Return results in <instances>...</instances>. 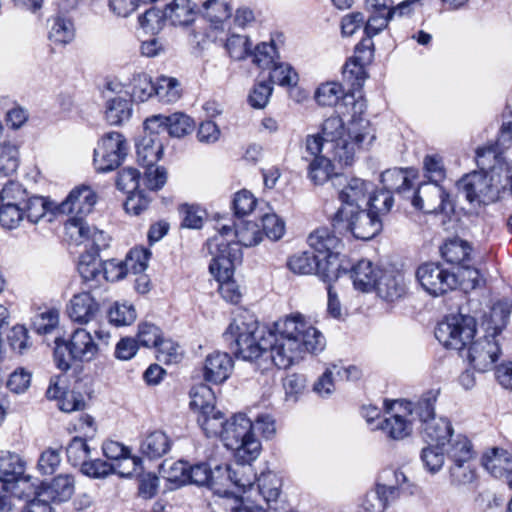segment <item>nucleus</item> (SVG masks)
<instances>
[{"instance_id": "obj_1", "label": "nucleus", "mask_w": 512, "mask_h": 512, "mask_svg": "<svg viewBox=\"0 0 512 512\" xmlns=\"http://www.w3.org/2000/svg\"><path fill=\"white\" fill-rule=\"evenodd\" d=\"M224 337L234 340L237 357L255 363L262 371L273 365L287 369L304 353H319L326 345L323 334L300 313L279 319L267 328L261 327L252 315H239Z\"/></svg>"}, {"instance_id": "obj_2", "label": "nucleus", "mask_w": 512, "mask_h": 512, "mask_svg": "<svg viewBox=\"0 0 512 512\" xmlns=\"http://www.w3.org/2000/svg\"><path fill=\"white\" fill-rule=\"evenodd\" d=\"M321 132L332 151L333 159L345 166L351 165L356 153L367 149L376 138L368 120H351L345 127L339 115L327 118L322 124Z\"/></svg>"}, {"instance_id": "obj_3", "label": "nucleus", "mask_w": 512, "mask_h": 512, "mask_svg": "<svg viewBox=\"0 0 512 512\" xmlns=\"http://www.w3.org/2000/svg\"><path fill=\"white\" fill-rule=\"evenodd\" d=\"M511 311L510 301L501 300L495 303L487 322V335L469 343L467 359L479 372L490 370L498 360L501 351L496 336L506 327Z\"/></svg>"}, {"instance_id": "obj_4", "label": "nucleus", "mask_w": 512, "mask_h": 512, "mask_svg": "<svg viewBox=\"0 0 512 512\" xmlns=\"http://www.w3.org/2000/svg\"><path fill=\"white\" fill-rule=\"evenodd\" d=\"M223 235H215L207 241V249L213 257L209 271L219 282V293L222 298L237 304L242 294L238 284L231 277L235 265L241 262L242 251L235 244L225 243Z\"/></svg>"}, {"instance_id": "obj_5", "label": "nucleus", "mask_w": 512, "mask_h": 512, "mask_svg": "<svg viewBox=\"0 0 512 512\" xmlns=\"http://www.w3.org/2000/svg\"><path fill=\"white\" fill-rule=\"evenodd\" d=\"M95 338L83 328L76 329L69 340H55L54 358L57 367L63 371L70 369L72 362H89L108 345L110 335L103 330H95Z\"/></svg>"}, {"instance_id": "obj_6", "label": "nucleus", "mask_w": 512, "mask_h": 512, "mask_svg": "<svg viewBox=\"0 0 512 512\" xmlns=\"http://www.w3.org/2000/svg\"><path fill=\"white\" fill-rule=\"evenodd\" d=\"M488 157L496 158V152L492 148L477 149L476 161L481 170L465 175L457 183L458 190L471 204L487 205L498 198L499 188L492 183V176L486 171L492 168L487 163Z\"/></svg>"}, {"instance_id": "obj_7", "label": "nucleus", "mask_w": 512, "mask_h": 512, "mask_svg": "<svg viewBox=\"0 0 512 512\" xmlns=\"http://www.w3.org/2000/svg\"><path fill=\"white\" fill-rule=\"evenodd\" d=\"M221 440L234 451L238 461L250 463L260 455L261 443L254 434L253 422L245 414H236L228 420Z\"/></svg>"}, {"instance_id": "obj_8", "label": "nucleus", "mask_w": 512, "mask_h": 512, "mask_svg": "<svg viewBox=\"0 0 512 512\" xmlns=\"http://www.w3.org/2000/svg\"><path fill=\"white\" fill-rule=\"evenodd\" d=\"M255 473L248 462L238 461L233 465L223 464L211 468L208 488L222 497H238L247 486H251Z\"/></svg>"}, {"instance_id": "obj_9", "label": "nucleus", "mask_w": 512, "mask_h": 512, "mask_svg": "<svg viewBox=\"0 0 512 512\" xmlns=\"http://www.w3.org/2000/svg\"><path fill=\"white\" fill-rule=\"evenodd\" d=\"M476 333L474 317L464 314L447 316L435 329L436 339L446 348L462 351Z\"/></svg>"}, {"instance_id": "obj_10", "label": "nucleus", "mask_w": 512, "mask_h": 512, "mask_svg": "<svg viewBox=\"0 0 512 512\" xmlns=\"http://www.w3.org/2000/svg\"><path fill=\"white\" fill-rule=\"evenodd\" d=\"M333 187L337 190L338 198L341 201V207L332 219V225L336 226L343 220L346 212L360 208L361 203L366 202L373 185L361 178L337 175L333 177Z\"/></svg>"}, {"instance_id": "obj_11", "label": "nucleus", "mask_w": 512, "mask_h": 512, "mask_svg": "<svg viewBox=\"0 0 512 512\" xmlns=\"http://www.w3.org/2000/svg\"><path fill=\"white\" fill-rule=\"evenodd\" d=\"M402 403L403 400L384 401L385 417L377 423L376 429L388 439L399 441L412 434L414 420Z\"/></svg>"}, {"instance_id": "obj_12", "label": "nucleus", "mask_w": 512, "mask_h": 512, "mask_svg": "<svg viewBox=\"0 0 512 512\" xmlns=\"http://www.w3.org/2000/svg\"><path fill=\"white\" fill-rule=\"evenodd\" d=\"M126 154L127 142L123 135L109 132L94 149V167L98 172L112 171L120 165Z\"/></svg>"}, {"instance_id": "obj_13", "label": "nucleus", "mask_w": 512, "mask_h": 512, "mask_svg": "<svg viewBox=\"0 0 512 512\" xmlns=\"http://www.w3.org/2000/svg\"><path fill=\"white\" fill-rule=\"evenodd\" d=\"M416 277L425 291L433 296H439L458 287L459 279L456 273L450 272L439 263L429 262L420 265Z\"/></svg>"}, {"instance_id": "obj_14", "label": "nucleus", "mask_w": 512, "mask_h": 512, "mask_svg": "<svg viewBox=\"0 0 512 512\" xmlns=\"http://www.w3.org/2000/svg\"><path fill=\"white\" fill-rule=\"evenodd\" d=\"M65 235L75 245H84L86 251L102 250L109 246V237L102 230L89 225L81 216H71L65 222Z\"/></svg>"}, {"instance_id": "obj_15", "label": "nucleus", "mask_w": 512, "mask_h": 512, "mask_svg": "<svg viewBox=\"0 0 512 512\" xmlns=\"http://www.w3.org/2000/svg\"><path fill=\"white\" fill-rule=\"evenodd\" d=\"M333 227L338 230L350 231L355 238L367 241L382 230V219L368 208L360 207L346 212L343 220Z\"/></svg>"}, {"instance_id": "obj_16", "label": "nucleus", "mask_w": 512, "mask_h": 512, "mask_svg": "<svg viewBox=\"0 0 512 512\" xmlns=\"http://www.w3.org/2000/svg\"><path fill=\"white\" fill-rule=\"evenodd\" d=\"M409 199L416 209L425 213H448L453 210L449 194L438 183L421 184Z\"/></svg>"}, {"instance_id": "obj_17", "label": "nucleus", "mask_w": 512, "mask_h": 512, "mask_svg": "<svg viewBox=\"0 0 512 512\" xmlns=\"http://www.w3.org/2000/svg\"><path fill=\"white\" fill-rule=\"evenodd\" d=\"M151 252L147 249H132L125 261L110 259L102 262V279L115 282L126 276L131 271L134 274L144 272L148 266Z\"/></svg>"}, {"instance_id": "obj_18", "label": "nucleus", "mask_w": 512, "mask_h": 512, "mask_svg": "<svg viewBox=\"0 0 512 512\" xmlns=\"http://www.w3.org/2000/svg\"><path fill=\"white\" fill-rule=\"evenodd\" d=\"M144 125L151 132H167L171 137L181 138L194 130L195 123L188 115L175 112L171 115H153L145 120Z\"/></svg>"}, {"instance_id": "obj_19", "label": "nucleus", "mask_w": 512, "mask_h": 512, "mask_svg": "<svg viewBox=\"0 0 512 512\" xmlns=\"http://www.w3.org/2000/svg\"><path fill=\"white\" fill-rule=\"evenodd\" d=\"M25 466L19 455L10 452L0 453V482L3 490H25L29 486V477L24 475Z\"/></svg>"}, {"instance_id": "obj_20", "label": "nucleus", "mask_w": 512, "mask_h": 512, "mask_svg": "<svg viewBox=\"0 0 512 512\" xmlns=\"http://www.w3.org/2000/svg\"><path fill=\"white\" fill-rule=\"evenodd\" d=\"M97 202V195L89 186H79L71 190L57 210L62 214L85 217L90 214Z\"/></svg>"}, {"instance_id": "obj_21", "label": "nucleus", "mask_w": 512, "mask_h": 512, "mask_svg": "<svg viewBox=\"0 0 512 512\" xmlns=\"http://www.w3.org/2000/svg\"><path fill=\"white\" fill-rule=\"evenodd\" d=\"M224 234V242L230 245H240L244 247H252L259 244L263 239V232L260 226L251 221H242L237 225L236 229L231 226L224 225L221 227L217 235Z\"/></svg>"}, {"instance_id": "obj_22", "label": "nucleus", "mask_w": 512, "mask_h": 512, "mask_svg": "<svg viewBox=\"0 0 512 512\" xmlns=\"http://www.w3.org/2000/svg\"><path fill=\"white\" fill-rule=\"evenodd\" d=\"M233 368L234 361L230 354L214 351L205 358L203 377L207 382L220 384L229 378Z\"/></svg>"}, {"instance_id": "obj_23", "label": "nucleus", "mask_w": 512, "mask_h": 512, "mask_svg": "<svg viewBox=\"0 0 512 512\" xmlns=\"http://www.w3.org/2000/svg\"><path fill=\"white\" fill-rule=\"evenodd\" d=\"M67 313L73 322L87 324L97 320L100 306L90 292H82L72 297Z\"/></svg>"}, {"instance_id": "obj_24", "label": "nucleus", "mask_w": 512, "mask_h": 512, "mask_svg": "<svg viewBox=\"0 0 512 512\" xmlns=\"http://www.w3.org/2000/svg\"><path fill=\"white\" fill-rule=\"evenodd\" d=\"M144 135L136 143L138 162L143 166H154L163 153V143L159 132H151L144 127Z\"/></svg>"}, {"instance_id": "obj_25", "label": "nucleus", "mask_w": 512, "mask_h": 512, "mask_svg": "<svg viewBox=\"0 0 512 512\" xmlns=\"http://www.w3.org/2000/svg\"><path fill=\"white\" fill-rule=\"evenodd\" d=\"M141 464V458H133L132 469L125 471L120 469L123 465L122 462L118 463L117 467H115L101 459H89L87 463H84L81 471L83 474L93 478H104L111 473H117L122 477H131L132 475L138 473V470L141 469Z\"/></svg>"}, {"instance_id": "obj_26", "label": "nucleus", "mask_w": 512, "mask_h": 512, "mask_svg": "<svg viewBox=\"0 0 512 512\" xmlns=\"http://www.w3.org/2000/svg\"><path fill=\"white\" fill-rule=\"evenodd\" d=\"M404 482H406V476L402 471L385 469L379 475L375 493L379 500L386 505L398 497L399 487Z\"/></svg>"}, {"instance_id": "obj_27", "label": "nucleus", "mask_w": 512, "mask_h": 512, "mask_svg": "<svg viewBox=\"0 0 512 512\" xmlns=\"http://www.w3.org/2000/svg\"><path fill=\"white\" fill-rule=\"evenodd\" d=\"M381 274L382 270L366 259L360 260L350 270L355 289L362 292L373 290Z\"/></svg>"}, {"instance_id": "obj_28", "label": "nucleus", "mask_w": 512, "mask_h": 512, "mask_svg": "<svg viewBox=\"0 0 512 512\" xmlns=\"http://www.w3.org/2000/svg\"><path fill=\"white\" fill-rule=\"evenodd\" d=\"M100 250L85 251L79 257L78 271L88 288H96L102 280V262L98 260Z\"/></svg>"}, {"instance_id": "obj_29", "label": "nucleus", "mask_w": 512, "mask_h": 512, "mask_svg": "<svg viewBox=\"0 0 512 512\" xmlns=\"http://www.w3.org/2000/svg\"><path fill=\"white\" fill-rule=\"evenodd\" d=\"M482 465L495 478H510L512 456L507 450L493 448L483 455Z\"/></svg>"}, {"instance_id": "obj_30", "label": "nucleus", "mask_w": 512, "mask_h": 512, "mask_svg": "<svg viewBox=\"0 0 512 512\" xmlns=\"http://www.w3.org/2000/svg\"><path fill=\"white\" fill-rule=\"evenodd\" d=\"M420 433L427 442L445 446L446 441L453 435V428L447 418L434 417L424 420L420 425Z\"/></svg>"}, {"instance_id": "obj_31", "label": "nucleus", "mask_w": 512, "mask_h": 512, "mask_svg": "<svg viewBox=\"0 0 512 512\" xmlns=\"http://www.w3.org/2000/svg\"><path fill=\"white\" fill-rule=\"evenodd\" d=\"M381 182L383 189L390 194L397 193L410 198V192L414 186L412 176L404 169H389L382 173Z\"/></svg>"}, {"instance_id": "obj_32", "label": "nucleus", "mask_w": 512, "mask_h": 512, "mask_svg": "<svg viewBox=\"0 0 512 512\" xmlns=\"http://www.w3.org/2000/svg\"><path fill=\"white\" fill-rule=\"evenodd\" d=\"M281 488L282 479L275 472H262L258 477L255 476L253 497L259 496L270 504L279 498Z\"/></svg>"}, {"instance_id": "obj_33", "label": "nucleus", "mask_w": 512, "mask_h": 512, "mask_svg": "<svg viewBox=\"0 0 512 512\" xmlns=\"http://www.w3.org/2000/svg\"><path fill=\"white\" fill-rule=\"evenodd\" d=\"M74 493V479L70 475H59L50 483L42 484L40 495L47 497L51 502H64Z\"/></svg>"}, {"instance_id": "obj_34", "label": "nucleus", "mask_w": 512, "mask_h": 512, "mask_svg": "<svg viewBox=\"0 0 512 512\" xmlns=\"http://www.w3.org/2000/svg\"><path fill=\"white\" fill-rule=\"evenodd\" d=\"M438 395V390H429L423 393L416 403L403 400L402 405H405L413 420L415 421L418 419L422 425L424 420L436 417L435 403L437 401Z\"/></svg>"}, {"instance_id": "obj_35", "label": "nucleus", "mask_w": 512, "mask_h": 512, "mask_svg": "<svg viewBox=\"0 0 512 512\" xmlns=\"http://www.w3.org/2000/svg\"><path fill=\"white\" fill-rule=\"evenodd\" d=\"M308 243L318 258L338 251L341 246V240L328 228L316 229L309 235Z\"/></svg>"}, {"instance_id": "obj_36", "label": "nucleus", "mask_w": 512, "mask_h": 512, "mask_svg": "<svg viewBox=\"0 0 512 512\" xmlns=\"http://www.w3.org/2000/svg\"><path fill=\"white\" fill-rule=\"evenodd\" d=\"M374 289L382 299L390 302L401 298L405 293V285L402 277L392 272L382 271Z\"/></svg>"}, {"instance_id": "obj_37", "label": "nucleus", "mask_w": 512, "mask_h": 512, "mask_svg": "<svg viewBox=\"0 0 512 512\" xmlns=\"http://www.w3.org/2000/svg\"><path fill=\"white\" fill-rule=\"evenodd\" d=\"M171 448L170 438L160 430H155L146 435L140 445V451L149 459H158L169 452Z\"/></svg>"}, {"instance_id": "obj_38", "label": "nucleus", "mask_w": 512, "mask_h": 512, "mask_svg": "<svg viewBox=\"0 0 512 512\" xmlns=\"http://www.w3.org/2000/svg\"><path fill=\"white\" fill-rule=\"evenodd\" d=\"M173 470L181 473L183 482L198 486L208 487L209 485L211 467L207 463H198L191 466L187 462L179 461L175 463Z\"/></svg>"}, {"instance_id": "obj_39", "label": "nucleus", "mask_w": 512, "mask_h": 512, "mask_svg": "<svg viewBox=\"0 0 512 512\" xmlns=\"http://www.w3.org/2000/svg\"><path fill=\"white\" fill-rule=\"evenodd\" d=\"M105 117L110 125H120L130 119L132 114L131 101L123 96H106Z\"/></svg>"}, {"instance_id": "obj_40", "label": "nucleus", "mask_w": 512, "mask_h": 512, "mask_svg": "<svg viewBox=\"0 0 512 512\" xmlns=\"http://www.w3.org/2000/svg\"><path fill=\"white\" fill-rule=\"evenodd\" d=\"M445 452L452 463L474 460L475 452L470 440L462 435H452L447 441Z\"/></svg>"}, {"instance_id": "obj_41", "label": "nucleus", "mask_w": 512, "mask_h": 512, "mask_svg": "<svg viewBox=\"0 0 512 512\" xmlns=\"http://www.w3.org/2000/svg\"><path fill=\"white\" fill-rule=\"evenodd\" d=\"M441 254L448 263L458 265L460 268L470 261L471 247L468 242L453 238L444 243Z\"/></svg>"}, {"instance_id": "obj_42", "label": "nucleus", "mask_w": 512, "mask_h": 512, "mask_svg": "<svg viewBox=\"0 0 512 512\" xmlns=\"http://www.w3.org/2000/svg\"><path fill=\"white\" fill-rule=\"evenodd\" d=\"M165 15L174 26L188 25L195 18L194 5L190 0H174L165 7Z\"/></svg>"}, {"instance_id": "obj_43", "label": "nucleus", "mask_w": 512, "mask_h": 512, "mask_svg": "<svg viewBox=\"0 0 512 512\" xmlns=\"http://www.w3.org/2000/svg\"><path fill=\"white\" fill-rule=\"evenodd\" d=\"M339 251L319 257L316 274L328 284L336 281L342 272H346L339 259Z\"/></svg>"}, {"instance_id": "obj_44", "label": "nucleus", "mask_w": 512, "mask_h": 512, "mask_svg": "<svg viewBox=\"0 0 512 512\" xmlns=\"http://www.w3.org/2000/svg\"><path fill=\"white\" fill-rule=\"evenodd\" d=\"M75 27L70 18L58 15L51 20L48 38L54 44L66 45L73 41Z\"/></svg>"}, {"instance_id": "obj_45", "label": "nucleus", "mask_w": 512, "mask_h": 512, "mask_svg": "<svg viewBox=\"0 0 512 512\" xmlns=\"http://www.w3.org/2000/svg\"><path fill=\"white\" fill-rule=\"evenodd\" d=\"M339 175L333 172V165L330 159L321 156L314 158L308 167V178L315 185H323L330 182L333 186V177Z\"/></svg>"}, {"instance_id": "obj_46", "label": "nucleus", "mask_w": 512, "mask_h": 512, "mask_svg": "<svg viewBox=\"0 0 512 512\" xmlns=\"http://www.w3.org/2000/svg\"><path fill=\"white\" fill-rule=\"evenodd\" d=\"M190 407L198 415L213 412L215 409V397L212 389L207 385H199L194 387L190 392Z\"/></svg>"}, {"instance_id": "obj_47", "label": "nucleus", "mask_w": 512, "mask_h": 512, "mask_svg": "<svg viewBox=\"0 0 512 512\" xmlns=\"http://www.w3.org/2000/svg\"><path fill=\"white\" fill-rule=\"evenodd\" d=\"M203 8L204 17L214 29L222 28L224 22L231 16V7L224 0H207Z\"/></svg>"}, {"instance_id": "obj_48", "label": "nucleus", "mask_w": 512, "mask_h": 512, "mask_svg": "<svg viewBox=\"0 0 512 512\" xmlns=\"http://www.w3.org/2000/svg\"><path fill=\"white\" fill-rule=\"evenodd\" d=\"M197 422L207 437L221 438L228 420L221 411L215 408L211 413L197 415Z\"/></svg>"}, {"instance_id": "obj_49", "label": "nucleus", "mask_w": 512, "mask_h": 512, "mask_svg": "<svg viewBox=\"0 0 512 512\" xmlns=\"http://www.w3.org/2000/svg\"><path fill=\"white\" fill-rule=\"evenodd\" d=\"M344 89L338 82H327L321 84L315 91V100L321 106H333L344 99Z\"/></svg>"}, {"instance_id": "obj_50", "label": "nucleus", "mask_w": 512, "mask_h": 512, "mask_svg": "<svg viewBox=\"0 0 512 512\" xmlns=\"http://www.w3.org/2000/svg\"><path fill=\"white\" fill-rule=\"evenodd\" d=\"M269 84L280 86H294L297 84L298 75L291 65L277 61L269 70Z\"/></svg>"}, {"instance_id": "obj_51", "label": "nucleus", "mask_w": 512, "mask_h": 512, "mask_svg": "<svg viewBox=\"0 0 512 512\" xmlns=\"http://www.w3.org/2000/svg\"><path fill=\"white\" fill-rule=\"evenodd\" d=\"M318 257L311 251H304L291 256L288 268L295 274L306 275L316 273Z\"/></svg>"}, {"instance_id": "obj_52", "label": "nucleus", "mask_w": 512, "mask_h": 512, "mask_svg": "<svg viewBox=\"0 0 512 512\" xmlns=\"http://www.w3.org/2000/svg\"><path fill=\"white\" fill-rule=\"evenodd\" d=\"M249 55L252 56L253 63L263 71L269 70L279 59L276 47L272 42L258 44Z\"/></svg>"}, {"instance_id": "obj_53", "label": "nucleus", "mask_w": 512, "mask_h": 512, "mask_svg": "<svg viewBox=\"0 0 512 512\" xmlns=\"http://www.w3.org/2000/svg\"><path fill=\"white\" fill-rule=\"evenodd\" d=\"M90 447L87 444V438L75 436L66 448L68 461L73 466H80L83 468L84 463H87L90 458Z\"/></svg>"}, {"instance_id": "obj_54", "label": "nucleus", "mask_w": 512, "mask_h": 512, "mask_svg": "<svg viewBox=\"0 0 512 512\" xmlns=\"http://www.w3.org/2000/svg\"><path fill=\"white\" fill-rule=\"evenodd\" d=\"M130 86L132 98L139 102L147 101L155 92L151 77L145 73L134 74Z\"/></svg>"}, {"instance_id": "obj_55", "label": "nucleus", "mask_w": 512, "mask_h": 512, "mask_svg": "<svg viewBox=\"0 0 512 512\" xmlns=\"http://www.w3.org/2000/svg\"><path fill=\"white\" fill-rule=\"evenodd\" d=\"M154 87V95L165 103L175 102L180 97L179 82L175 78L161 76L154 83Z\"/></svg>"}, {"instance_id": "obj_56", "label": "nucleus", "mask_w": 512, "mask_h": 512, "mask_svg": "<svg viewBox=\"0 0 512 512\" xmlns=\"http://www.w3.org/2000/svg\"><path fill=\"white\" fill-rule=\"evenodd\" d=\"M474 460L452 463L449 468L450 482L452 485H466L475 479Z\"/></svg>"}, {"instance_id": "obj_57", "label": "nucleus", "mask_w": 512, "mask_h": 512, "mask_svg": "<svg viewBox=\"0 0 512 512\" xmlns=\"http://www.w3.org/2000/svg\"><path fill=\"white\" fill-rule=\"evenodd\" d=\"M19 165V151L10 142L0 145V173L8 176L16 172Z\"/></svg>"}, {"instance_id": "obj_58", "label": "nucleus", "mask_w": 512, "mask_h": 512, "mask_svg": "<svg viewBox=\"0 0 512 512\" xmlns=\"http://www.w3.org/2000/svg\"><path fill=\"white\" fill-rule=\"evenodd\" d=\"M225 48L231 58L242 60L251 53V42L246 35L232 33L226 39Z\"/></svg>"}, {"instance_id": "obj_59", "label": "nucleus", "mask_w": 512, "mask_h": 512, "mask_svg": "<svg viewBox=\"0 0 512 512\" xmlns=\"http://www.w3.org/2000/svg\"><path fill=\"white\" fill-rule=\"evenodd\" d=\"M24 219V210L19 203H5L0 205V225L8 230L15 229Z\"/></svg>"}, {"instance_id": "obj_60", "label": "nucleus", "mask_w": 512, "mask_h": 512, "mask_svg": "<svg viewBox=\"0 0 512 512\" xmlns=\"http://www.w3.org/2000/svg\"><path fill=\"white\" fill-rule=\"evenodd\" d=\"M394 204V199L392 194L389 191L381 189L379 191L374 192L366 203L368 209L372 211L374 214L379 215L382 219L383 215H386L391 210Z\"/></svg>"}, {"instance_id": "obj_61", "label": "nucleus", "mask_w": 512, "mask_h": 512, "mask_svg": "<svg viewBox=\"0 0 512 512\" xmlns=\"http://www.w3.org/2000/svg\"><path fill=\"white\" fill-rule=\"evenodd\" d=\"M444 451V446H438V444H431L422 449V462L431 473H436L443 467L445 461Z\"/></svg>"}, {"instance_id": "obj_62", "label": "nucleus", "mask_w": 512, "mask_h": 512, "mask_svg": "<svg viewBox=\"0 0 512 512\" xmlns=\"http://www.w3.org/2000/svg\"><path fill=\"white\" fill-rule=\"evenodd\" d=\"M254 483L247 486L236 498L237 505L232 512H267V510L253 497Z\"/></svg>"}, {"instance_id": "obj_63", "label": "nucleus", "mask_w": 512, "mask_h": 512, "mask_svg": "<svg viewBox=\"0 0 512 512\" xmlns=\"http://www.w3.org/2000/svg\"><path fill=\"white\" fill-rule=\"evenodd\" d=\"M162 330L153 323L143 322L138 326L137 340L143 347H155L162 340Z\"/></svg>"}, {"instance_id": "obj_64", "label": "nucleus", "mask_w": 512, "mask_h": 512, "mask_svg": "<svg viewBox=\"0 0 512 512\" xmlns=\"http://www.w3.org/2000/svg\"><path fill=\"white\" fill-rule=\"evenodd\" d=\"M138 21L140 26L147 32H158L163 28L165 22L167 21L165 9L161 11L156 8H150L146 10L143 15L139 16Z\"/></svg>"}]
</instances>
